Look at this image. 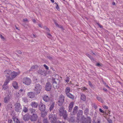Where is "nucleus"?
I'll list each match as a JSON object with an SVG mask.
<instances>
[{
    "instance_id": "nucleus-1",
    "label": "nucleus",
    "mask_w": 123,
    "mask_h": 123,
    "mask_svg": "<svg viewBox=\"0 0 123 123\" xmlns=\"http://www.w3.org/2000/svg\"><path fill=\"white\" fill-rule=\"evenodd\" d=\"M59 113L60 116H62L64 119H66L68 114L66 110H65L64 108L62 106L59 108Z\"/></svg>"
},
{
    "instance_id": "nucleus-2",
    "label": "nucleus",
    "mask_w": 123,
    "mask_h": 123,
    "mask_svg": "<svg viewBox=\"0 0 123 123\" xmlns=\"http://www.w3.org/2000/svg\"><path fill=\"white\" fill-rule=\"evenodd\" d=\"M42 86L39 84H36L34 88V90L35 91V94L37 95L39 94L42 89Z\"/></svg>"
},
{
    "instance_id": "nucleus-3",
    "label": "nucleus",
    "mask_w": 123,
    "mask_h": 123,
    "mask_svg": "<svg viewBox=\"0 0 123 123\" xmlns=\"http://www.w3.org/2000/svg\"><path fill=\"white\" fill-rule=\"evenodd\" d=\"M64 96L62 94H61L59 97L58 99V105L59 106H61L64 102Z\"/></svg>"
},
{
    "instance_id": "nucleus-4",
    "label": "nucleus",
    "mask_w": 123,
    "mask_h": 123,
    "mask_svg": "<svg viewBox=\"0 0 123 123\" xmlns=\"http://www.w3.org/2000/svg\"><path fill=\"white\" fill-rule=\"evenodd\" d=\"M15 111L17 112H20L22 110V106L19 103H16L14 105Z\"/></svg>"
},
{
    "instance_id": "nucleus-5",
    "label": "nucleus",
    "mask_w": 123,
    "mask_h": 123,
    "mask_svg": "<svg viewBox=\"0 0 123 123\" xmlns=\"http://www.w3.org/2000/svg\"><path fill=\"white\" fill-rule=\"evenodd\" d=\"M23 82L25 84L29 85L31 83V81L30 78L28 77H26L23 78Z\"/></svg>"
},
{
    "instance_id": "nucleus-6",
    "label": "nucleus",
    "mask_w": 123,
    "mask_h": 123,
    "mask_svg": "<svg viewBox=\"0 0 123 123\" xmlns=\"http://www.w3.org/2000/svg\"><path fill=\"white\" fill-rule=\"evenodd\" d=\"M11 73V71L9 69L6 70L4 72V75L6 77L8 80H9L10 79V75Z\"/></svg>"
},
{
    "instance_id": "nucleus-7",
    "label": "nucleus",
    "mask_w": 123,
    "mask_h": 123,
    "mask_svg": "<svg viewBox=\"0 0 123 123\" xmlns=\"http://www.w3.org/2000/svg\"><path fill=\"white\" fill-rule=\"evenodd\" d=\"M38 118L37 114H33L29 116V119L31 121H35Z\"/></svg>"
},
{
    "instance_id": "nucleus-8",
    "label": "nucleus",
    "mask_w": 123,
    "mask_h": 123,
    "mask_svg": "<svg viewBox=\"0 0 123 123\" xmlns=\"http://www.w3.org/2000/svg\"><path fill=\"white\" fill-rule=\"evenodd\" d=\"M52 85L53 87L55 88H57L59 87V84L55 80V78H53L52 79Z\"/></svg>"
},
{
    "instance_id": "nucleus-9",
    "label": "nucleus",
    "mask_w": 123,
    "mask_h": 123,
    "mask_svg": "<svg viewBox=\"0 0 123 123\" xmlns=\"http://www.w3.org/2000/svg\"><path fill=\"white\" fill-rule=\"evenodd\" d=\"M49 119L51 121V122L53 123L56 119V115L55 114H51L49 115Z\"/></svg>"
},
{
    "instance_id": "nucleus-10",
    "label": "nucleus",
    "mask_w": 123,
    "mask_h": 123,
    "mask_svg": "<svg viewBox=\"0 0 123 123\" xmlns=\"http://www.w3.org/2000/svg\"><path fill=\"white\" fill-rule=\"evenodd\" d=\"M20 73V72L19 71L17 72H12L11 78H10V79L12 80L13 78H15Z\"/></svg>"
},
{
    "instance_id": "nucleus-11",
    "label": "nucleus",
    "mask_w": 123,
    "mask_h": 123,
    "mask_svg": "<svg viewBox=\"0 0 123 123\" xmlns=\"http://www.w3.org/2000/svg\"><path fill=\"white\" fill-rule=\"evenodd\" d=\"M52 88V86L50 83L48 82L46 84L45 86V89L47 91H50Z\"/></svg>"
},
{
    "instance_id": "nucleus-12",
    "label": "nucleus",
    "mask_w": 123,
    "mask_h": 123,
    "mask_svg": "<svg viewBox=\"0 0 123 123\" xmlns=\"http://www.w3.org/2000/svg\"><path fill=\"white\" fill-rule=\"evenodd\" d=\"M9 81V80H6L4 82L3 85L2 86V89L5 90L8 89V87L7 86V85L8 84Z\"/></svg>"
},
{
    "instance_id": "nucleus-13",
    "label": "nucleus",
    "mask_w": 123,
    "mask_h": 123,
    "mask_svg": "<svg viewBox=\"0 0 123 123\" xmlns=\"http://www.w3.org/2000/svg\"><path fill=\"white\" fill-rule=\"evenodd\" d=\"M45 105H43L42 103H40L39 107V109L41 111H44L45 110Z\"/></svg>"
},
{
    "instance_id": "nucleus-14",
    "label": "nucleus",
    "mask_w": 123,
    "mask_h": 123,
    "mask_svg": "<svg viewBox=\"0 0 123 123\" xmlns=\"http://www.w3.org/2000/svg\"><path fill=\"white\" fill-rule=\"evenodd\" d=\"M43 99L45 102H48L49 101L50 98L48 96L44 95L43 97Z\"/></svg>"
},
{
    "instance_id": "nucleus-15",
    "label": "nucleus",
    "mask_w": 123,
    "mask_h": 123,
    "mask_svg": "<svg viewBox=\"0 0 123 123\" xmlns=\"http://www.w3.org/2000/svg\"><path fill=\"white\" fill-rule=\"evenodd\" d=\"M74 105V103L73 102H72L70 104H69L68 110V111L69 112H71L73 107Z\"/></svg>"
},
{
    "instance_id": "nucleus-16",
    "label": "nucleus",
    "mask_w": 123,
    "mask_h": 123,
    "mask_svg": "<svg viewBox=\"0 0 123 123\" xmlns=\"http://www.w3.org/2000/svg\"><path fill=\"white\" fill-rule=\"evenodd\" d=\"M35 93L33 92H29L28 93L27 95L30 98H33L35 97Z\"/></svg>"
},
{
    "instance_id": "nucleus-17",
    "label": "nucleus",
    "mask_w": 123,
    "mask_h": 123,
    "mask_svg": "<svg viewBox=\"0 0 123 123\" xmlns=\"http://www.w3.org/2000/svg\"><path fill=\"white\" fill-rule=\"evenodd\" d=\"M78 107L77 106H75L73 108L72 113L74 115L76 114L78 111Z\"/></svg>"
},
{
    "instance_id": "nucleus-18",
    "label": "nucleus",
    "mask_w": 123,
    "mask_h": 123,
    "mask_svg": "<svg viewBox=\"0 0 123 123\" xmlns=\"http://www.w3.org/2000/svg\"><path fill=\"white\" fill-rule=\"evenodd\" d=\"M29 111L30 113L32 114V115L37 114V111L34 109L31 108L29 109Z\"/></svg>"
},
{
    "instance_id": "nucleus-19",
    "label": "nucleus",
    "mask_w": 123,
    "mask_h": 123,
    "mask_svg": "<svg viewBox=\"0 0 123 123\" xmlns=\"http://www.w3.org/2000/svg\"><path fill=\"white\" fill-rule=\"evenodd\" d=\"M67 96L69 98L71 99L72 100L74 99V97L73 95L71 94L70 93L66 94Z\"/></svg>"
},
{
    "instance_id": "nucleus-20",
    "label": "nucleus",
    "mask_w": 123,
    "mask_h": 123,
    "mask_svg": "<svg viewBox=\"0 0 123 123\" xmlns=\"http://www.w3.org/2000/svg\"><path fill=\"white\" fill-rule=\"evenodd\" d=\"M31 105L32 107L35 108H37L38 105L37 103L34 102H32L31 104Z\"/></svg>"
},
{
    "instance_id": "nucleus-21",
    "label": "nucleus",
    "mask_w": 123,
    "mask_h": 123,
    "mask_svg": "<svg viewBox=\"0 0 123 123\" xmlns=\"http://www.w3.org/2000/svg\"><path fill=\"white\" fill-rule=\"evenodd\" d=\"M10 99V98L9 97V95H8L7 96L5 97L4 99V102L5 103H7Z\"/></svg>"
},
{
    "instance_id": "nucleus-22",
    "label": "nucleus",
    "mask_w": 123,
    "mask_h": 123,
    "mask_svg": "<svg viewBox=\"0 0 123 123\" xmlns=\"http://www.w3.org/2000/svg\"><path fill=\"white\" fill-rule=\"evenodd\" d=\"M38 73L42 75L45 76V73L44 71H43L41 69H39L38 71Z\"/></svg>"
},
{
    "instance_id": "nucleus-23",
    "label": "nucleus",
    "mask_w": 123,
    "mask_h": 123,
    "mask_svg": "<svg viewBox=\"0 0 123 123\" xmlns=\"http://www.w3.org/2000/svg\"><path fill=\"white\" fill-rule=\"evenodd\" d=\"M12 118L15 123H20V121L17 118L14 117Z\"/></svg>"
},
{
    "instance_id": "nucleus-24",
    "label": "nucleus",
    "mask_w": 123,
    "mask_h": 123,
    "mask_svg": "<svg viewBox=\"0 0 123 123\" xmlns=\"http://www.w3.org/2000/svg\"><path fill=\"white\" fill-rule=\"evenodd\" d=\"M55 104V103L54 102L50 105V108L49 109V110L50 111H51L53 110V109L54 108V106Z\"/></svg>"
},
{
    "instance_id": "nucleus-25",
    "label": "nucleus",
    "mask_w": 123,
    "mask_h": 123,
    "mask_svg": "<svg viewBox=\"0 0 123 123\" xmlns=\"http://www.w3.org/2000/svg\"><path fill=\"white\" fill-rule=\"evenodd\" d=\"M12 86L15 89H17L18 87L17 84L15 81L13 82L12 83Z\"/></svg>"
},
{
    "instance_id": "nucleus-26",
    "label": "nucleus",
    "mask_w": 123,
    "mask_h": 123,
    "mask_svg": "<svg viewBox=\"0 0 123 123\" xmlns=\"http://www.w3.org/2000/svg\"><path fill=\"white\" fill-rule=\"evenodd\" d=\"M70 89L69 87H67L65 89V92L66 94L69 93L70 91Z\"/></svg>"
},
{
    "instance_id": "nucleus-27",
    "label": "nucleus",
    "mask_w": 123,
    "mask_h": 123,
    "mask_svg": "<svg viewBox=\"0 0 123 123\" xmlns=\"http://www.w3.org/2000/svg\"><path fill=\"white\" fill-rule=\"evenodd\" d=\"M86 55L92 61H95V59L94 58H93L88 53H86Z\"/></svg>"
},
{
    "instance_id": "nucleus-28",
    "label": "nucleus",
    "mask_w": 123,
    "mask_h": 123,
    "mask_svg": "<svg viewBox=\"0 0 123 123\" xmlns=\"http://www.w3.org/2000/svg\"><path fill=\"white\" fill-rule=\"evenodd\" d=\"M89 109L88 108H86L84 111V114L86 115H88L89 113Z\"/></svg>"
},
{
    "instance_id": "nucleus-29",
    "label": "nucleus",
    "mask_w": 123,
    "mask_h": 123,
    "mask_svg": "<svg viewBox=\"0 0 123 123\" xmlns=\"http://www.w3.org/2000/svg\"><path fill=\"white\" fill-rule=\"evenodd\" d=\"M97 99V100L99 102H101L102 103H104V101L102 99V98L99 97H97L96 98Z\"/></svg>"
},
{
    "instance_id": "nucleus-30",
    "label": "nucleus",
    "mask_w": 123,
    "mask_h": 123,
    "mask_svg": "<svg viewBox=\"0 0 123 123\" xmlns=\"http://www.w3.org/2000/svg\"><path fill=\"white\" fill-rule=\"evenodd\" d=\"M80 98L82 100L85 101L86 100V97L84 94H82L81 95Z\"/></svg>"
},
{
    "instance_id": "nucleus-31",
    "label": "nucleus",
    "mask_w": 123,
    "mask_h": 123,
    "mask_svg": "<svg viewBox=\"0 0 123 123\" xmlns=\"http://www.w3.org/2000/svg\"><path fill=\"white\" fill-rule=\"evenodd\" d=\"M23 119L25 121H28L29 118V117L28 115H25L24 116Z\"/></svg>"
},
{
    "instance_id": "nucleus-32",
    "label": "nucleus",
    "mask_w": 123,
    "mask_h": 123,
    "mask_svg": "<svg viewBox=\"0 0 123 123\" xmlns=\"http://www.w3.org/2000/svg\"><path fill=\"white\" fill-rule=\"evenodd\" d=\"M91 119L90 117H87L86 121V123H91Z\"/></svg>"
},
{
    "instance_id": "nucleus-33",
    "label": "nucleus",
    "mask_w": 123,
    "mask_h": 123,
    "mask_svg": "<svg viewBox=\"0 0 123 123\" xmlns=\"http://www.w3.org/2000/svg\"><path fill=\"white\" fill-rule=\"evenodd\" d=\"M47 114L46 112H43L41 113V115L42 117H44L46 116Z\"/></svg>"
},
{
    "instance_id": "nucleus-34",
    "label": "nucleus",
    "mask_w": 123,
    "mask_h": 123,
    "mask_svg": "<svg viewBox=\"0 0 123 123\" xmlns=\"http://www.w3.org/2000/svg\"><path fill=\"white\" fill-rule=\"evenodd\" d=\"M83 111L81 110H80L79 111L77 115H82L83 114Z\"/></svg>"
},
{
    "instance_id": "nucleus-35",
    "label": "nucleus",
    "mask_w": 123,
    "mask_h": 123,
    "mask_svg": "<svg viewBox=\"0 0 123 123\" xmlns=\"http://www.w3.org/2000/svg\"><path fill=\"white\" fill-rule=\"evenodd\" d=\"M65 80L66 82L68 83L70 80V78L68 76L67 77L65 78Z\"/></svg>"
},
{
    "instance_id": "nucleus-36",
    "label": "nucleus",
    "mask_w": 123,
    "mask_h": 123,
    "mask_svg": "<svg viewBox=\"0 0 123 123\" xmlns=\"http://www.w3.org/2000/svg\"><path fill=\"white\" fill-rule=\"evenodd\" d=\"M43 123H49L47 118H45L43 119Z\"/></svg>"
},
{
    "instance_id": "nucleus-37",
    "label": "nucleus",
    "mask_w": 123,
    "mask_h": 123,
    "mask_svg": "<svg viewBox=\"0 0 123 123\" xmlns=\"http://www.w3.org/2000/svg\"><path fill=\"white\" fill-rule=\"evenodd\" d=\"M35 66H33L29 70V71H33L35 69Z\"/></svg>"
},
{
    "instance_id": "nucleus-38",
    "label": "nucleus",
    "mask_w": 123,
    "mask_h": 123,
    "mask_svg": "<svg viewBox=\"0 0 123 123\" xmlns=\"http://www.w3.org/2000/svg\"><path fill=\"white\" fill-rule=\"evenodd\" d=\"M28 110L27 108L26 107H24V108L23 109V111L25 112H26L28 111Z\"/></svg>"
},
{
    "instance_id": "nucleus-39",
    "label": "nucleus",
    "mask_w": 123,
    "mask_h": 123,
    "mask_svg": "<svg viewBox=\"0 0 123 123\" xmlns=\"http://www.w3.org/2000/svg\"><path fill=\"white\" fill-rule=\"evenodd\" d=\"M47 37L49 38H50L51 37V34H50L48 32H47Z\"/></svg>"
},
{
    "instance_id": "nucleus-40",
    "label": "nucleus",
    "mask_w": 123,
    "mask_h": 123,
    "mask_svg": "<svg viewBox=\"0 0 123 123\" xmlns=\"http://www.w3.org/2000/svg\"><path fill=\"white\" fill-rule=\"evenodd\" d=\"M23 101L25 102H26L27 101V99L26 98H23Z\"/></svg>"
},
{
    "instance_id": "nucleus-41",
    "label": "nucleus",
    "mask_w": 123,
    "mask_h": 123,
    "mask_svg": "<svg viewBox=\"0 0 123 123\" xmlns=\"http://www.w3.org/2000/svg\"><path fill=\"white\" fill-rule=\"evenodd\" d=\"M88 84L90 87H92L93 86L92 83L90 81H88Z\"/></svg>"
},
{
    "instance_id": "nucleus-42",
    "label": "nucleus",
    "mask_w": 123,
    "mask_h": 123,
    "mask_svg": "<svg viewBox=\"0 0 123 123\" xmlns=\"http://www.w3.org/2000/svg\"><path fill=\"white\" fill-rule=\"evenodd\" d=\"M55 4H56V8L57 10H59V9L60 8L58 6V4L56 2H55Z\"/></svg>"
},
{
    "instance_id": "nucleus-43",
    "label": "nucleus",
    "mask_w": 123,
    "mask_h": 123,
    "mask_svg": "<svg viewBox=\"0 0 123 123\" xmlns=\"http://www.w3.org/2000/svg\"><path fill=\"white\" fill-rule=\"evenodd\" d=\"M43 66L47 70L49 69V67L46 64H44Z\"/></svg>"
},
{
    "instance_id": "nucleus-44",
    "label": "nucleus",
    "mask_w": 123,
    "mask_h": 123,
    "mask_svg": "<svg viewBox=\"0 0 123 123\" xmlns=\"http://www.w3.org/2000/svg\"><path fill=\"white\" fill-rule=\"evenodd\" d=\"M0 37L1 38V39L3 40H5L4 38L1 34H0Z\"/></svg>"
},
{
    "instance_id": "nucleus-45",
    "label": "nucleus",
    "mask_w": 123,
    "mask_h": 123,
    "mask_svg": "<svg viewBox=\"0 0 123 123\" xmlns=\"http://www.w3.org/2000/svg\"><path fill=\"white\" fill-rule=\"evenodd\" d=\"M97 25L100 28H102L103 26H102L101 25L99 24L98 23H97Z\"/></svg>"
},
{
    "instance_id": "nucleus-46",
    "label": "nucleus",
    "mask_w": 123,
    "mask_h": 123,
    "mask_svg": "<svg viewBox=\"0 0 123 123\" xmlns=\"http://www.w3.org/2000/svg\"><path fill=\"white\" fill-rule=\"evenodd\" d=\"M82 90H83V91H85L86 90H87V89L85 87H82V89H81Z\"/></svg>"
},
{
    "instance_id": "nucleus-47",
    "label": "nucleus",
    "mask_w": 123,
    "mask_h": 123,
    "mask_svg": "<svg viewBox=\"0 0 123 123\" xmlns=\"http://www.w3.org/2000/svg\"><path fill=\"white\" fill-rule=\"evenodd\" d=\"M8 123H12V121L11 119H9L8 120Z\"/></svg>"
},
{
    "instance_id": "nucleus-48",
    "label": "nucleus",
    "mask_w": 123,
    "mask_h": 123,
    "mask_svg": "<svg viewBox=\"0 0 123 123\" xmlns=\"http://www.w3.org/2000/svg\"><path fill=\"white\" fill-rule=\"evenodd\" d=\"M99 111L101 112H102V113H104V111H103L102 110L101 108H100L99 109Z\"/></svg>"
},
{
    "instance_id": "nucleus-49",
    "label": "nucleus",
    "mask_w": 123,
    "mask_h": 123,
    "mask_svg": "<svg viewBox=\"0 0 123 123\" xmlns=\"http://www.w3.org/2000/svg\"><path fill=\"white\" fill-rule=\"evenodd\" d=\"M96 65L98 66H102V65L99 63H97L96 64Z\"/></svg>"
},
{
    "instance_id": "nucleus-50",
    "label": "nucleus",
    "mask_w": 123,
    "mask_h": 123,
    "mask_svg": "<svg viewBox=\"0 0 123 123\" xmlns=\"http://www.w3.org/2000/svg\"><path fill=\"white\" fill-rule=\"evenodd\" d=\"M54 23L56 25V26H59V25L56 22V21H54Z\"/></svg>"
},
{
    "instance_id": "nucleus-51",
    "label": "nucleus",
    "mask_w": 123,
    "mask_h": 123,
    "mask_svg": "<svg viewBox=\"0 0 123 123\" xmlns=\"http://www.w3.org/2000/svg\"><path fill=\"white\" fill-rule=\"evenodd\" d=\"M17 52L18 53L20 54H21L22 53V52L21 51L19 50H17Z\"/></svg>"
},
{
    "instance_id": "nucleus-52",
    "label": "nucleus",
    "mask_w": 123,
    "mask_h": 123,
    "mask_svg": "<svg viewBox=\"0 0 123 123\" xmlns=\"http://www.w3.org/2000/svg\"><path fill=\"white\" fill-rule=\"evenodd\" d=\"M108 122L109 123H112V121L111 119H109L108 120Z\"/></svg>"
},
{
    "instance_id": "nucleus-53",
    "label": "nucleus",
    "mask_w": 123,
    "mask_h": 123,
    "mask_svg": "<svg viewBox=\"0 0 123 123\" xmlns=\"http://www.w3.org/2000/svg\"><path fill=\"white\" fill-rule=\"evenodd\" d=\"M93 107L95 109H96L97 108V106L95 104H94Z\"/></svg>"
},
{
    "instance_id": "nucleus-54",
    "label": "nucleus",
    "mask_w": 123,
    "mask_h": 123,
    "mask_svg": "<svg viewBox=\"0 0 123 123\" xmlns=\"http://www.w3.org/2000/svg\"><path fill=\"white\" fill-rule=\"evenodd\" d=\"M23 21L24 22H25L27 21H28V20L26 18H25L23 19Z\"/></svg>"
},
{
    "instance_id": "nucleus-55",
    "label": "nucleus",
    "mask_w": 123,
    "mask_h": 123,
    "mask_svg": "<svg viewBox=\"0 0 123 123\" xmlns=\"http://www.w3.org/2000/svg\"><path fill=\"white\" fill-rule=\"evenodd\" d=\"M91 54H93V55H95V54L94 53H93V52L92 51V50H91Z\"/></svg>"
},
{
    "instance_id": "nucleus-56",
    "label": "nucleus",
    "mask_w": 123,
    "mask_h": 123,
    "mask_svg": "<svg viewBox=\"0 0 123 123\" xmlns=\"http://www.w3.org/2000/svg\"><path fill=\"white\" fill-rule=\"evenodd\" d=\"M46 30L48 32H49L50 31V30H49V29L47 28H46Z\"/></svg>"
},
{
    "instance_id": "nucleus-57",
    "label": "nucleus",
    "mask_w": 123,
    "mask_h": 123,
    "mask_svg": "<svg viewBox=\"0 0 123 123\" xmlns=\"http://www.w3.org/2000/svg\"><path fill=\"white\" fill-rule=\"evenodd\" d=\"M38 25L39 27H40V28H42V27L41 25L40 24H38Z\"/></svg>"
},
{
    "instance_id": "nucleus-58",
    "label": "nucleus",
    "mask_w": 123,
    "mask_h": 123,
    "mask_svg": "<svg viewBox=\"0 0 123 123\" xmlns=\"http://www.w3.org/2000/svg\"><path fill=\"white\" fill-rule=\"evenodd\" d=\"M23 91V90L22 89H21L19 90V92H22Z\"/></svg>"
},
{
    "instance_id": "nucleus-59",
    "label": "nucleus",
    "mask_w": 123,
    "mask_h": 123,
    "mask_svg": "<svg viewBox=\"0 0 123 123\" xmlns=\"http://www.w3.org/2000/svg\"><path fill=\"white\" fill-rule=\"evenodd\" d=\"M33 37H36V36L35 34H33Z\"/></svg>"
},
{
    "instance_id": "nucleus-60",
    "label": "nucleus",
    "mask_w": 123,
    "mask_h": 123,
    "mask_svg": "<svg viewBox=\"0 0 123 123\" xmlns=\"http://www.w3.org/2000/svg\"><path fill=\"white\" fill-rule=\"evenodd\" d=\"M48 58L49 59H52V58L51 57H50V56H49V57H48Z\"/></svg>"
},
{
    "instance_id": "nucleus-61",
    "label": "nucleus",
    "mask_w": 123,
    "mask_h": 123,
    "mask_svg": "<svg viewBox=\"0 0 123 123\" xmlns=\"http://www.w3.org/2000/svg\"><path fill=\"white\" fill-rule=\"evenodd\" d=\"M50 0L52 2V3H54V0Z\"/></svg>"
},
{
    "instance_id": "nucleus-62",
    "label": "nucleus",
    "mask_w": 123,
    "mask_h": 123,
    "mask_svg": "<svg viewBox=\"0 0 123 123\" xmlns=\"http://www.w3.org/2000/svg\"><path fill=\"white\" fill-rule=\"evenodd\" d=\"M58 27H59L61 28H63V27H62V26H61V25H59V26H58Z\"/></svg>"
},
{
    "instance_id": "nucleus-63",
    "label": "nucleus",
    "mask_w": 123,
    "mask_h": 123,
    "mask_svg": "<svg viewBox=\"0 0 123 123\" xmlns=\"http://www.w3.org/2000/svg\"><path fill=\"white\" fill-rule=\"evenodd\" d=\"M103 90H104V91H107V89H106V88H104V89H103Z\"/></svg>"
},
{
    "instance_id": "nucleus-64",
    "label": "nucleus",
    "mask_w": 123,
    "mask_h": 123,
    "mask_svg": "<svg viewBox=\"0 0 123 123\" xmlns=\"http://www.w3.org/2000/svg\"><path fill=\"white\" fill-rule=\"evenodd\" d=\"M33 22L35 23L36 22V20L35 19H33Z\"/></svg>"
}]
</instances>
